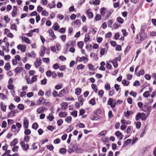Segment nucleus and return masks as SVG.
<instances>
[{
	"mask_svg": "<svg viewBox=\"0 0 156 156\" xmlns=\"http://www.w3.org/2000/svg\"><path fill=\"white\" fill-rule=\"evenodd\" d=\"M144 74V70H142L140 71L139 73L137 74V76H140V75H143Z\"/></svg>",
	"mask_w": 156,
	"mask_h": 156,
	"instance_id": "40",
	"label": "nucleus"
},
{
	"mask_svg": "<svg viewBox=\"0 0 156 156\" xmlns=\"http://www.w3.org/2000/svg\"><path fill=\"white\" fill-rule=\"evenodd\" d=\"M61 108L62 110H65L67 108V103L66 102H62L61 104Z\"/></svg>",
	"mask_w": 156,
	"mask_h": 156,
	"instance_id": "8",
	"label": "nucleus"
},
{
	"mask_svg": "<svg viewBox=\"0 0 156 156\" xmlns=\"http://www.w3.org/2000/svg\"><path fill=\"white\" fill-rule=\"evenodd\" d=\"M52 73L50 70L47 71L46 72V74L48 77H50L52 75Z\"/></svg>",
	"mask_w": 156,
	"mask_h": 156,
	"instance_id": "42",
	"label": "nucleus"
},
{
	"mask_svg": "<svg viewBox=\"0 0 156 156\" xmlns=\"http://www.w3.org/2000/svg\"><path fill=\"white\" fill-rule=\"evenodd\" d=\"M101 19V16L99 14L97 15L95 17L94 19L96 21L100 20Z\"/></svg>",
	"mask_w": 156,
	"mask_h": 156,
	"instance_id": "28",
	"label": "nucleus"
},
{
	"mask_svg": "<svg viewBox=\"0 0 156 156\" xmlns=\"http://www.w3.org/2000/svg\"><path fill=\"white\" fill-rule=\"evenodd\" d=\"M90 11L91 9H88L86 10V14L90 19L92 18L93 17V14Z\"/></svg>",
	"mask_w": 156,
	"mask_h": 156,
	"instance_id": "5",
	"label": "nucleus"
},
{
	"mask_svg": "<svg viewBox=\"0 0 156 156\" xmlns=\"http://www.w3.org/2000/svg\"><path fill=\"white\" fill-rule=\"evenodd\" d=\"M113 116L112 112L111 111H109L108 113V117L109 119H111Z\"/></svg>",
	"mask_w": 156,
	"mask_h": 156,
	"instance_id": "43",
	"label": "nucleus"
},
{
	"mask_svg": "<svg viewBox=\"0 0 156 156\" xmlns=\"http://www.w3.org/2000/svg\"><path fill=\"white\" fill-rule=\"evenodd\" d=\"M17 15V11L13 10L12 13V17H14Z\"/></svg>",
	"mask_w": 156,
	"mask_h": 156,
	"instance_id": "61",
	"label": "nucleus"
},
{
	"mask_svg": "<svg viewBox=\"0 0 156 156\" xmlns=\"http://www.w3.org/2000/svg\"><path fill=\"white\" fill-rule=\"evenodd\" d=\"M120 26V25H119L116 23H114L113 25V27L115 29L118 28Z\"/></svg>",
	"mask_w": 156,
	"mask_h": 156,
	"instance_id": "62",
	"label": "nucleus"
},
{
	"mask_svg": "<svg viewBox=\"0 0 156 156\" xmlns=\"http://www.w3.org/2000/svg\"><path fill=\"white\" fill-rule=\"evenodd\" d=\"M18 112V110L17 109H15L14 110L11 111L8 114V115H9L11 116H13L16 113Z\"/></svg>",
	"mask_w": 156,
	"mask_h": 156,
	"instance_id": "17",
	"label": "nucleus"
},
{
	"mask_svg": "<svg viewBox=\"0 0 156 156\" xmlns=\"http://www.w3.org/2000/svg\"><path fill=\"white\" fill-rule=\"evenodd\" d=\"M67 115V113L65 112H61L59 113L58 114L59 116L61 118H64Z\"/></svg>",
	"mask_w": 156,
	"mask_h": 156,
	"instance_id": "9",
	"label": "nucleus"
},
{
	"mask_svg": "<svg viewBox=\"0 0 156 156\" xmlns=\"http://www.w3.org/2000/svg\"><path fill=\"white\" fill-rule=\"evenodd\" d=\"M67 90L66 89H63L61 90L59 93L58 96L62 97L64 96L67 93Z\"/></svg>",
	"mask_w": 156,
	"mask_h": 156,
	"instance_id": "6",
	"label": "nucleus"
},
{
	"mask_svg": "<svg viewBox=\"0 0 156 156\" xmlns=\"http://www.w3.org/2000/svg\"><path fill=\"white\" fill-rule=\"evenodd\" d=\"M31 131L29 129H26L24 130V134L27 135H30L31 133Z\"/></svg>",
	"mask_w": 156,
	"mask_h": 156,
	"instance_id": "29",
	"label": "nucleus"
},
{
	"mask_svg": "<svg viewBox=\"0 0 156 156\" xmlns=\"http://www.w3.org/2000/svg\"><path fill=\"white\" fill-rule=\"evenodd\" d=\"M106 11V8H102L100 10V13L102 16H104Z\"/></svg>",
	"mask_w": 156,
	"mask_h": 156,
	"instance_id": "23",
	"label": "nucleus"
},
{
	"mask_svg": "<svg viewBox=\"0 0 156 156\" xmlns=\"http://www.w3.org/2000/svg\"><path fill=\"white\" fill-rule=\"evenodd\" d=\"M59 152L61 154H64L66 152V149L63 148H62L60 149Z\"/></svg>",
	"mask_w": 156,
	"mask_h": 156,
	"instance_id": "37",
	"label": "nucleus"
},
{
	"mask_svg": "<svg viewBox=\"0 0 156 156\" xmlns=\"http://www.w3.org/2000/svg\"><path fill=\"white\" fill-rule=\"evenodd\" d=\"M18 140L16 139H15L10 143L11 146H14L17 143Z\"/></svg>",
	"mask_w": 156,
	"mask_h": 156,
	"instance_id": "19",
	"label": "nucleus"
},
{
	"mask_svg": "<svg viewBox=\"0 0 156 156\" xmlns=\"http://www.w3.org/2000/svg\"><path fill=\"white\" fill-rule=\"evenodd\" d=\"M7 126V122H6L4 121L3 122L2 125V128H5Z\"/></svg>",
	"mask_w": 156,
	"mask_h": 156,
	"instance_id": "64",
	"label": "nucleus"
},
{
	"mask_svg": "<svg viewBox=\"0 0 156 156\" xmlns=\"http://www.w3.org/2000/svg\"><path fill=\"white\" fill-rule=\"evenodd\" d=\"M129 83V81H126L125 80H123L122 81V83L124 86H127Z\"/></svg>",
	"mask_w": 156,
	"mask_h": 156,
	"instance_id": "24",
	"label": "nucleus"
},
{
	"mask_svg": "<svg viewBox=\"0 0 156 156\" xmlns=\"http://www.w3.org/2000/svg\"><path fill=\"white\" fill-rule=\"evenodd\" d=\"M72 118L71 116H68L65 119V120L67 122H69L71 121Z\"/></svg>",
	"mask_w": 156,
	"mask_h": 156,
	"instance_id": "36",
	"label": "nucleus"
},
{
	"mask_svg": "<svg viewBox=\"0 0 156 156\" xmlns=\"http://www.w3.org/2000/svg\"><path fill=\"white\" fill-rule=\"evenodd\" d=\"M140 85V83L138 80L135 81L133 84V85L134 86H139Z\"/></svg>",
	"mask_w": 156,
	"mask_h": 156,
	"instance_id": "49",
	"label": "nucleus"
},
{
	"mask_svg": "<svg viewBox=\"0 0 156 156\" xmlns=\"http://www.w3.org/2000/svg\"><path fill=\"white\" fill-rule=\"evenodd\" d=\"M17 108L21 110H23L24 109V106L22 104H19L17 106Z\"/></svg>",
	"mask_w": 156,
	"mask_h": 156,
	"instance_id": "38",
	"label": "nucleus"
},
{
	"mask_svg": "<svg viewBox=\"0 0 156 156\" xmlns=\"http://www.w3.org/2000/svg\"><path fill=\"white\" fill-rule=\"evenodd\" d=\"M53 28L54 30H57L59 28V26L58 25V24L56 23L55 25L53 26Z\"/></svg>",
	"mask_w": 156,
	"mask_h": 156,
	"instance_id": "20",
	"label": "nucleus"
},
{
	"mask_svg": "<svg viewBox=\"0 0 156 156\" xmlns=\"http://www.w3.org/2000/svg\"><path fill=\"white\" fill-rule=\"evenodd\" d=\"M104 94V92L103 90H101L98 92V95L100 97L102 98Z\"/></svg>",
	"mask_w": 156,
	"mask_h": 156,
	"instance_id": "33",
	"label": "nucleus"
},
{
	"mask_svg": "<svg viewBox=\"0 0 156 156\" xmlns=\"http://www.w3.org/2000/svg\"><path fill=\"white\" fill-rule=\"evenodd\" d=\"M42 15L45 16H47L48 15V12L46 10H43L42 12Z\"/></svg>",
	"mask_w": 156,
	"mask_h": 156,
	"instance_id": "46",
	"label": "nucleus"
},
{
	"mask_svg": "<svg viewBox=\"0 0 156 156\" xmlns=\"http://www.w3.org/2000/svg\"><path fill=\"white\" fill-rule=\"evenodd\" d=\"M48 33L49 35L51 36L52 38H53V39L56 38V36L55 35L52 30L49 29L48 30Z\"/></svg>",
	"mask_w": 156,
	"mask_h": 156,
	"instance_id": "11",
	"label": "nucleus"
},
{
	"mask_svg": "<svg viewBox=\"0 0 156 156\" xmlns=\"http://www.w3.org/2000/svg\"><path fill=\"white\" fill-rule=\"evenodd\" d=\"M60 141L61 140L60 139L57 138L53 142L55 144H58L59 143Z\"/></svg>",
	"mask_w": 156,
	"mask_h": 156,
	"instance_id": "51",
	"label": "nucleus"
},
{
	"mask_svg": "<svg viewBox=\"0 0 156 156\" xmlns=\"http://www.w3.org/2000/svg\"><path fill=\"white\" fill-rule=\"evenodd\" d=\"M48 5L50 9L54 8L55 6V5L54 3V1H52L51 3L48 4Z\"/></svg>",
	"mask_w": 156,
	"mask_h": 156,
	"instance_id": "25",
	"label": "nucleus"
},
{
	"mask_svg": "<svg viewBox=\"0 0 156 156\" xmlns=\"http://www.w3.org/2000/svg\"><path fill=\"white\" fill-rule=\"evenodd\" d=\"M5 69L7 70H9L10 69V66L9 63H7L4 66Z\"/></svg>",
	"mask_w": 156,
	"mask_h": 156,
	"instance_id": "22",
	"label": "nucleus"
},
{
	"mask_svg": "<svg viewBox=\"0 0 156 156\" xmlns=\"http://www.w3.org/2000/svg\"><path fill=\"white\" fill-rule=\"evenodd\" d=\"M45 110V108L43 107H40L38 108L37 110V112L40 114L43 112Z\"/></svg>",
	"mask_w": 156,
	"mask_h": 156,
	"instance_id": "13",
	"label": "nucleus"
},
{
	"mask_svg": "<svg viewBox=\"0 0 156 156\" xmlns=\"http://www.w3.org/2000/svg\"><path fill=\"white\" fill-rule=\"evenodd\" d=\"M147 37V34L144 32H141L136 36V42L139 43L141 41H144Z\"/></svg>",
	"mask_w": 156,
	"mask_h": 156,
	"instance_id": "1",
	"label": "nucleus"
},
{
	"mask_svg": "<svg viewBox=\"0 0 156 156\" xmlns=\"http://www.w3.org/2000/svg\"><path fill=\"white\" fill-rule=\"evenodd\" d=\"M78 101L80 103L81 105H82L83 102L84 101V99L82 97L80 96L79 98Z\"/></svg>",
	"mask_w": 156,
	"mask_h": 156,
	"instance_id": "30",
	"label": "nucleus"
},
{
	"mask_svg": "<svg viewBox=\"0 0 156 156\" xmlns=\"http://www.w3.org/2000/svg\"><path fill=\"white\" fill-rule=\"evenodd\" d=\"M113 99L111 98L109 99L108 102V105H110L113 103Z\"/></svg>",
	"mask_w": 156,
	"mask_h": 156,
	"instance_id": "54",
	"label": "nucleus"
},
{
	"mask_svg": "<svg viewBox=\"0 0 156 156\" xmlns=\"http://www.w3.org/2000/svg\"><path fill=\"white\" fill-rule=\"evenodd\" d=\"M63 121L61 119H59L57 121V123L59 126H61L63 123Z\"/></svg>",
	"mask_w": 156,
	"mask_h": 156,
	"instance_id": "60",
	"label": "nucleus"
},
{
	"mask_svg": "<svg viewBox=\"0 0 156 156\" xmlns=\"http://www.w3.org/2000/svg\"><path fill=\"white\" fill-rule=\"evenodd\" d=\"M22 39L23 41L24 42L26 43L30 44L31 43L28 37L23 36L22 37Z\"/></svg>",
	"mask_w": 156,
	"mask_h": 156,
	"instance_id": "7",
	"label": "nucleus"
},
{
	"mask_svg": "<svg viewBox=\"0 0 156 156\" xmlns=\"http://www.w3.org/2000/svg\"><path fill=\"white\" fill-rule=\"evenodd\" d=\"M23 125L24 128H27L28 127L29 121L26 118H25L23 119Z\"/></svg>",
	"mask_w": 156,
	"mask_h": 156,
	"instance_id": "3",
	"label": "nucleus"
},
{
	"mask_svg": "<svg viewBox=\"0 0 156 156\" xmlns=\"http://www.w3.org/2000/svg\"><path fill=\"white\" fill-rule=\"evenodd\" d=\"M45 101V100L43 98H40L37 101V103L39 105L41 103H43Z\"/></svg>",
	"mask_w": 156,
	"mask_h": 156,
	"instance_id": "15",
	"label": "nucleus"
},
{
	"mask_svg": "<svg viewBox=\"0 0 156 156\" xmlns=\"http://www.w3.org/2000/svg\"><path fill=\"white\" fill-rule=\"evenodd\" d=\"M41 60L40 58H38L37 59L36 62H35V65L36 67L39 66L41 63Z\"/></svg>",
	"mask_w": 156,
	"mask_h": 156,
	"instance_id": "10",
	"label": "nucleus"
},
{
	"mask_svg": "<svg viewBox=\"0 0 156 156\" xmlns=\"http://www.w3.org/2000/svg\"><path fill=\"white\" fill-rule=\"evenodd\" d=\"M111 88L109 84L106 83L105 85V89L106 90H109Z\"/></svg>",
	"mask_w": 156,
	"mask_h": 156,
	"instance_id": "27",
	"label": "nucleus"
},
{
	"mask_svg": "<svg viewBox=\"0 0 156 156\" xmlns=\"http://www.w3.org/2000/svg\"><path fill=\"white\" fill-rule=\"evenodd\" d=\"M43 61L44 62H45V63H48L49 62V58H43Z\"/></svg>",
	"mask_w": 156,
	"mask_h": 156,
	"instance_id": "52",
	"label": "nucleus"
},
{
	"mask_svg": "<svg viewBox=\"0 0 156 156\" xmlns=\"http://www.w3.org/2000/svg\"><path fill=\"white\" fill-rule=\"evenodd\" d=\"M145 78L147 80H149L151 79V77L148 74H146L145 75Z\"/></svg>",
	"mask_w": 156,
	"mask_h": 156,
	"instance_id": "58",
	"label": "nucleus"
},
{
	"mask_svg": "<svg viewBox=\"0 0 156 156\" xmlns=\"http://www.w3.org/2000/svg\"><path fill=\"white\" fill-rule=\"evenodd\" d=\"M143 96L144 97L147 98L149 96V94L148 91H146L145 92L144 94H143Z\"/></svg>",
	"mask_w": 156,
	"mask_h": 156,
	"instance_id": "48",
	"label": "nucleus"
},
{
	"mask_svg": "<svg viewBox=\"0 0 156 156\" xmlns=\"http://www.w3.org/2000/svg\"><path fill=\"white\" fill-rule=\"evenodd\" d=\"M16 126L18 128V129L16 130L17 133H18L20 130V128L22 127L21 124L19 122H17L16 124Z\"/></svg>",
	"mask_w": 156,
	"mask_h": 156,
	"instance_id": "16",
	"label": "nucleus"
},
{
	"mask_svg": "<svg viewBox=\"0 0 156 156\" xmlns=\"http://www.w3.org/2000/svg\"><path fill=\"white\" fill-rule=\"evenodd\" d=\"M88 68L90 71H94V69L93 65L91 64H88Z\"/></svg>",
	"mask_w": 156,
	"mask_h": 156,
	"instance_id": "45",
	"label": "nucleus"
},
{
	"mask_svg": "<svg viewBox=\"0 0 156 156\" xmlns=\"http://www.w3.org/2000/svg\"><path fill=\"white\" fill-rule=\"evenodd\" d=\"M54 117L53 115L51 113H50L49 114V116L47 117V119L50 121H52L54 119Z\"/></svg>",
	"mask_w": 156,
	"mask_h": 156,
	"instance_id": "26",
	"label": "nucleus"
},
{
	"mask_svg": "<svg viewBox=\"0 0 156 156\" xmlns=\"http://www.w3.org/2000/svg\"><path fill=\"white\" fill-rule=\"evenodd\" d=\"M45 51V47H43L41 50V53H40V55L41 56H43L44 54Z\"/></svg>",
	"mask_w": 156,
	"mask_h": 156,
	"instance_id": "31",
	"label": "nucleus"
},
{
	"mask_svg": "<svg viewBox=\"0 0 156 156\" xmlns=\"http://www.w3.org/2000/svg\"><path fill=\"white\" fill-rule=\"evenodd\" d=\"M83 67H84V66L83 65L81 64L77 66V69L78 70H79L82 69L83 68Z\"/></svg>",
	"mask_w": 156,
	"mask_h": 156,
	"instance_id": "57",
	"label": "nucleus"
},
{
	"mask_svg": "<svg viewBox=\"0 0 156 156\" xmlns=\"http://www.w3.org/2000/svg\"><path fill=\"white\" fill-rule=\"evenodd\" d=\"M37 79V76L36 75L34 76L31 79V81L33 83L35 82Z\"/></svg>",
	"mask_w": 156,
	"mask_h": 156,
	"instance_id": "63",
	"label": "nucleus"
},
{
	"mask_svg": "<svg viewBox=\"0 0 156 156\" xmlns=\"http://www.w3.org/2000/svg\"><path fill=\"white\" fill-rule=\"evenodd\" d=\"M17 48L22 51L25 52L26 51V47L23 45L19 44L17 46Z\"/></svg>",
	"mask_w": 156,
	"mask_h": 156,
	"instance_id": "4",
	"label": "nucleus"
},
{
	"mask_svg": "<svg viewBox=\"0 0 156 156\" xmlns=\"http://www.w3.org/2000/svg\"><path fill=\"white\" fill-rule=\"evenodd\" d=\"M117 21L119 23L122 24L123 23L124 20L121 17H118L117 19Z\"/></svg>",
	"mask_w": 156,
	"mask_h": 156,
	"instance_id": "32",
	"label": "nucleus"
},
{
	"mask_svg": "<svg viewBox=\"0 0 156 156\" xmlns=\"http://www.w3.org/2000/svg\"><path fill=\"white\" fill-rule=\"evenodd\" d=\"M77 45L79 48L81 49L83 45V43L82 41H80L78 42Z\"/></svg>",
	"mask_w": 156,
	"mask_h": 156,
	"instance_id": "35",
	"label": "nucleus"
},
{
	"mask_svg": "<svg viewBox=\"0 0 156 156\" xmlns=\"http://www.w3.org/2000/svg\"><path fill=\"white\" fill-rule=\"evenodd\" d=\"M108 27H111V26H112V20H109L108 21Z\"/></svg>",
	"mask_w": 156,
	"mask_h": 156,
	"instance_id": "59",
	"label": "nucleus"
},
{
	"mask_svg": "<svg viewBox=\"0 0 156 156\" xmlns=\"http://www.w3.org/2000/svg\"><path fill=\"white\" fill-rule=\"evenodd\" d=\"M91 87L94 91L95 93H96L98 90L96 85L95 84H92L91 85Z\"/></svg>",
	"mask_w": 156,
	"mask_h": 156,
	"instance_id": "14",
	"label": "nucleus"
},
{
	"mask_svg": "<svg viewBox=\"0 0 156 156\" xmlns=\"http://www.w3.org/2000/svg\"><path fill=\"white\" fill-rule=\"evenodd\" d=\"M15 108V106L13 104H11L9 106V108L10 110L14 109Z\"/></svg>",
	"mask_w": 156,
	"mask_h": 156,
	"instance_id": "41",
	"label": "nucleus"
},
{
	"mask_svg": "<svg viewBox=\"0 0 156 156\" xmlns=\"http://www.w3.org/2000/svg\"><path fill=\"white\" fill-rule=\"evenodd\" d=\"M7 87L9 90H13L14 88V86L13 85L9 84L7 86Z\"/></svg>",
	"mask_w": 156,
	"mask_h": 156,
	"instance_id": "47",
	"label": "nucleus"
},
{
	"mask_svg": "<svg viewBox=\"0 0 156 156\" xmlns=\"http://www.w3.org/2000/svg\"><path fill=\"white\" fill-rule=\"evenodd\" d=\"M81 92V89L80 88H77L75 90V94L77 95H80Z\"/></svg>",
	"mask_w": 156,
	"mask_h": 156,
	"instance_id": "18",
	"label": "nucleus"
},
{
	"mask_svg": "<svg viewBox=\"0 0 156 156\" xmlns=\"http://www.w3.org/2000/svg\"><path fill=\"white\" fill-rule=\"evenodd\" d=\"M89 36L88 34H86L85 35V41H87L89 40Z\"/></svg>",
	"mask_w": 156,
	"mask_h": 156,
	"instance_id": "56",
	"label": "nucleus"
},
{
	"mask_svg": "<svg viewBox=\"0 0 156 156\" xmlns=\"http://www.w3.org/2000/svg\"><path fill=\"white\" fill-rule=\"evenodd\" d=\"M51 94V92L50 91H47L45 94V96L47 98L49 97Z\"/></svg>",
	"mask_w": 156,
	"mask_h": 156,
	"instance_id": "50",
	"label": "nucleus"
},
{
	"mask_svg": "<svg viewBox=\"0 0 156 156\" xmlns=\"http://www.w3.org/2000/svg\"><path fill=\"white\" fill-rule=\"evenodd\" d=\"M140 118H141L143 120H146V117L144 113L139 112L137 114L136 116V120L137 121L139 120Z\"/></svg>",
	"mask_w": 156,
	"mask_h": 156,
	"instance_id": "2",
	"label": "nucleus"
},
{
	"mask_svg": "<svg viewBox=\"0 0 156 156\" xmlns=\"http://www.w3.org/2000/svg\"><path fill=\"white\" fill-rule=\"evenodd\" d=\"M14 100L15 101L18 102L20 101V99L18 96H16L14 97Z\"/></svg>",
	"mask_w": 156,
	"mask_h": 156,
	"instance_id": "44",
	"label": "nucleus"
},
{
	"mask_svg": "<svg viewBox=\"0 0 156 156\" xmlns=\"http://www.w3.org/2000/svg\"><path fill=\"white\" fill-rule=\"evenodd\" d=\"M77 112L76 111H74L72 112L71 113V115L74 117H76L77 116Z\"/></svg>",
	"mask_w": 156,
	"mask_h": 156,
	"instance_id": "39",
	"label": "nucleus"
},
{
	"mask_svg": "<svg viewBox=\"0 0 156 156\" xmlns=\"http://www.w3.org/2000/svg\"><path fill=\"white\" fill-rule=\"evenodd\" d=\"M141 125V122H137L136 123V127L137 129H139Z\"/></svg>",
	"mask_w": 156,
	"mask_h": 156,
	"instance_id": "55",
	"label": "nucleus"
},
{
	"mask_svg": "<svg viewBox=\"0 0 156 156\" xmlns=\"http://www.w3.org/2000/svg\"><path fill=\"white\" fill-rule=\"evenodd\" d=\"M22 70V67H18L15 69V72L17 73H19L21 72V71Z\"/></svg>",
	"mask_w": 156,
	"mask_h": 156,
	"instance_id": "21",
	"label": "nucleus"
},
{
	"mask_svg": "<svg viewBox=\"0 0 156 156\" xmlns=\"http://www.w3.org/2000/svg\"><path fill=\"white\" fill-rule=\"evenodd\" d=\"M38 127V125L36 122H34V123L32 126V128L35 130H36Z\"/></svg>",
	"mask_w": 156,
	"mask_h": 156,
	"instance_id": "34",
	"label": "nucleus"
},
{
	"mask_svg": "<svg viewBox=\"0 0 156 156\" xmlns=\"http://www.w3.org/2000/svg\"><path fill=\"white\" fill-rule=\"evenodd\" d=\"M89 103L92 105H94L95 104V101L94 99H92L90 101Z\"/></svg>",
	"mask_w": 156,
	"mask_h": 156,
	"instance_id": "53",
	"label": "nucleus"
},
{
	"mask_svg": "<svg viewBox=\"0 0 156 156\" xmlns=\"http://www.w3.org/2000/svg\"><path fill=\"white\" fill-rule=\"evenodd\" d=\"M77 59H78L80 62H82L84 60V61L87 62L88 61V59L86 57H78Z\"/></svg>",
	"mask_w": 156,
	"mask_h": 156,
	"instance_id": "12",
	"label": "nucleus"
}]
</instances>
